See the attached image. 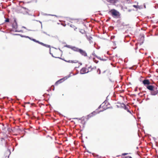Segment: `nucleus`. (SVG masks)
Masks as SVG:
<instances>
[{"label": "nucleus", "mask_w": 158, "mask_h": 158, "mask_svg": "<svg viewBox=\"0 0 158 158\" xmlns=\"http://www.w3.org/2000/svg\"><path fill=\"white\" fill-rule=\"evenodd\" d=\"M110 12L111 13V15L113 16L118 17L120 15L119 13L115 9H112Z\"/></svg>", "instance_id": "obj_1"}, {"label": "nucleus", "mask_w": 158, "mask_h": 158, "mask_svg": "<svg viewBox=\"0 0 158 158\" xmlns=\"http://www.w3.org/2000/svg\"><path fill=\"white\" fill-rule=\"evenodd\" d=\"M103 73H104L105 76L108 78H110L111 77V73L109 70L107 69L103 72Z\"/></svg>", "instance_id": "obj_2"}, {"label": "nucleus", "mask_w": 158, "mask_h": 158, "mask_svg": "<svg viewBox=\"0 0 158 158\" xmlns=\"http://www.w3.org/2000/svg\"><path fill=\"white\" fill-rule=\"evenodd\" d=\"M82 56L85 57L87 56V53L85 50L81 49H80L78 52Z\"/></svg>", "instance_id": "obj_3"}, {"label": "nucleus", "mask_w": 158, "mask_h": 158, "mask_svg": "<svg viewBox=\"0 0 158 158\" xmlns=\"http://www.w3.org/2000/svg\"><path fill=\"white\" fill-rule=\"evenodd\" d=\"M88 72L87 68H82L81 70L80 73L81 74H84Z\"/></svg>", "instance_id": "obj_4"}, {"label": "nucleus", "mask_w": 158, "mask_h": 158, "mask_svg": "<svg viewBox=\"0 0 158 158\" xmlns=\"http://www.w3.org/2000/svg\"><path fill=\"white\" fill-rule=\"evenodd\" d=\"M64 78H63L60 79L58 81H57L55 83V85H57L58 84H60L62 82L64 81Z\"/></svg>", "instance_id": "obj_5"}, {"label": "nucleus", "mask_w": 158, "mask_h": 158, "mask_svg": "<svg viewBox=\"0 0 158 158\" xmlns=\"http://www.w3.org/2000/svg\"><path fill=\"white\" fill-rule=\"evenodd\" d=\"M87 69L89 72L93 70H96V67H92L91 66H90V67H88Z\"/></svg>", "instance_id": "obj_6"}, {"label": "nucleus", "mask_w": 158, "mask_h": 158, "mask_svg": "<svg viewBox=\"0 0 158 158\" xmlns=\"http://www.w3.org/2000/svg\"><path fill=\"white\" fill-rule=\"evenodd\" d=\"M65 61L68 63H74L76 64L78 63V61L76 60H65Z\"/></svg>", "instance_id": "obj_7"}, {"label": "nucleus", "mask_w": 158, "mask_h": 158, "mask_svg": "<svg viewBox=\"0 0 158 158\" xmlns=\"http://www.w3.org/2000/svg\"><path fill=\"white\" fill-rule=\"evenodd\" d=\"M158 93V90L156 89H153V90L152 91L151 94L152 95H156Z\"/></svg>", "instance_id": "obj_8"}, {"label": "nucleus", "mask_w": 158, "mask_h": 158, "mask_svg": "<svg viewBox=\"0 0 158 158\" xmlns=\"http://www.w3.org/2000/svg\"><path fill=\"white\" fill-rule=\"evenodd\" d=\"M143 84L145 85H149L150 84V82L148 80L144 79L143 81Z\"/></svg>", "instance_id": "obj_9"}, {"label": "nucleus", "mask_w": 158, "mask_h": 158, "mask_svg": "<svg viewBox=\"0 0 158 158\" xmlns=\"http://www.w3.org/2000/svg\"><path fill=\"white\" fill-rule=\"evenodd\" d=\"M80 49L75 46H73L72 50L74 52H78Z\"/></svg>", "instance_id": "obj_10"}, {"label": "nucleus", "mask_w": 158, "mask_h": 158, "mask_svg": "<svg viewBox=\"0 0 158 158\" xmlns=\"http://www.w3.org/2000/svg\"><path fill=\"white\" fill-rule=\"evenodd\" d=\"M108 2L112 4H114L117 3L118 1V0H107Z\"/></svg>", "instance_id": "obj_11"}, {"label": "nucleus", "mask_w": 158, "mask_h": 158, "mask_svg": "<svg viewBox=\"0 0 158 158\" xmlns=\"http://www.w3.org/2000/svg\"><path fill=\"white\" fill-rule=\"evenodd\" d=\"M147 88L149 90L152 91L154 89V86L152 85H148Z\"/></svg>", "instance_id": "obj_12"}, {"label": "nucleus", "mask_w": 158, "mask_h": 158, "mask_svg": "<svg viewBox=\"0 0 158 158\" xmlns=\"http://www.w3.org/2000/svg\"><path fill=\"white\" fill-rule=\"evenodd\" d=\"M26 37L27 38H28L29 39H30L33 40V41H34L36 43H39L40 44V43H41V42H39V41H38V40H36L35 39H31V38L29 37L28 36H26Z\"/></svg>", "instance_id": "obj_13"}, {"label": "nucleus", "mask_w": 158, "mask_h": 158, "mask_svg": "<svg viewBox=\"0 0 158 158\" xmlns=\"http://www.w3.org/2000/svg\"><path fill=\"white\" fill-rule=\"evenodd\" d=\"M26 37L27 38H28L29 39H30L33 40V41H34L36 43H39L40 44V43H41V42H39V41H38V40H36L35 39H31V38L29 37L28 36H26Z\"/></svg>", "instance_id": "obj_14"}, {"label": "nucleus", "mask_w": 158, "mask_h": 158, "mask_svg": "<svg viewBox=\"0 0 158 158\" xmlns=\"http://www.w3.org/2000/svg\"><path fill=\"white\" fill-rule=\"evenodd\" d=\"M123 106H124V109L126 110H127L128 112H130V113H131V112L130 111V110H129V106H127L125 105L124 104H123Z\"/></svg>", "instance_id": "obj_15"}, {"label": "nucleus", "mask_w": 158, "mask_h": 158, "mask_svg": "<svg viewBox=\"0 0 158 158\" xmlns=\"http://www.w3.org/2000/svg\"><path fill=\"white\" fill-rule=\"evenodd\" d=\"M97 113H98L97 111H94L93 112H92V113H91V114H90L88 116H89V117L92 116H93V115H95Z\"/></svg>", "instance_id": "obj_16"}, {"label": "nucleus", "mask_w": 158, "mask_h": 158, "mask_svg": "<svg viewBox=\"0 0 158 158\" xmlns=\"http://www.w3.org/2000/svg\"><path fill=\"white\" fill-rule=\"evenodd\" d=\"M40 44H41L43 46H45L46 47H47V48H50V47L49 45L44 44V43H43L42 42H41V43H40Z\"/></svg>", "instance_id": "obj_17"}, {"label": "nucleus", "mask_w": 158, "mask_h": 158, "mask_svg": "<svg viewBox=\"0 0 158 158\" xmlns=\"http://www.w3.org/2000/svg\"><path fill=\"white\" fill-rule=\"evenodd\" d=\"M65 47L67 48H70L71 49H72V46H71L70 45H66V46H65Z\"/></svg>", "instance_id": "obj_18"}, {"label": "nucleus", "mask_w": 158, "mask_h": 158, "mask_svg": "<svg viewBox=\"0 0 158 158\" xmlns=\"http://www.w3.org/2000/svg\"><path fill=\"white\" fill-rule=\"evenodd\" d=\"M133 6L135 8L140 9V6L138 5H134Z\"/></svg>", "instance_id": "obj_19"}, {"label": "nucleus", "mask_w": 158, "mask_h": 158, "mask_svg": "<svg viewBox=\"0 0 158 158\" xmlns=\"http://www.w3.org/2000/svg\"><path fill=\"white\" fill-rule=\"evenodd\" d=\"M97 71L99 74H100L101 73V71L99 69H98Z\"/></svg>", "instance_id": "obj_20"}, {"label": "nucleus", "mask_w": 158, "mask_h": 158, "mask_svg": "<svg viewBox=\"0 0 158 158\" xmlns=\"http://www.w3.org/2000/svg\"><path fill=\"white\" fill-rule=\"evenodd\" d=\"M9 21V19L8 18H6V20H5V22H8Z\"/></svg>", "instance_id": "obj_21"}, {"label": "nucleus", "mask_w": 158, "mask_h": 158, "mask_svg": "<svg viewBox=\"0 0 158 158\" xmlns=\"http://www.w3.org/2000/svg\"><path fill=\"white\" fill-rule=\"evenodd\" d=\"M127 154H128L127 153H123L122 154V155L125 156V155H127Z\"/></svg>", "instance_id": "obj_22"}, {"label": "nucleus", "mask_w": 158, "mask_h": 158, "mask_svg": "<svg viewBox=\"0 0 158 158\" xmlns=\"http://www.w3.org/2000/svg\"><path fill=\"white\" fill-rule=\"evenodd\" d=\"M102 105H100L99 107H98V109H100L102 107Z\"/></svg>", "instance_id": "obj_23"}, {"label": "nucleus", "mask_w": 158, "mask_h": 158, "mask_svg": "<svg viewBox=\"0 0 158 158\" xmlns=\"http://www.w3.org/2000/svg\"><path fill=\"white\" fill-rule=\"evenodd\" d=\"M100 59L101 60H103V61H105V60H105V59Z\"/></svg>", "instance_id": "obj_24"}, {"label": "nucleus", "mask_w": 158, "mask_h": 158, "mask_svg": "<svg viewBox=\"0 0 158 158\" xmlns=\"http://www.w3.org/2000/svg\"><path fill=\"white\" fill-rule=\"evenodd\" d=\"M100 110L99 112H101V111H103V110Z\"/></svg>", "instance_id": "obj_25"}, {"label": "nucleus", "mask_w": 158, "mask_h": 158, "mask_svg": "<svg viewBox=\"0 0 158 158\" xmlns=\"http://www.w3.org/2000/svg\"><path fill=\"white\" fill-rule=\"evenodd\" d=\"M128 157H129L128 158H132V157L131 156H128Z\"/></svg>", "instance_id": "obj_26"}, {"label": "nucleus", "mask_w": 158, "mask_h": 158, "mask_svg": "<svg viewBox=\"0 0 158 158\" xmlns=\"http://www.w3.org/2000/svg\"><path fill=\"white\" fill-rule=\"evenodd\" d=\"M54 57H55V58H58V57H57V56H54Z\"/></svg>", "instance_id": "obj_27"}, {"label": "nucleus", "mask_w": 158, "mask_h": 158, "mask_svg": "<svg viewBox=\"0 0 158 158\" xmlns=\"http://www.w3.org/2000/svg\"><path fill=\"white\" fill-rule=\"evenodd\" d=\"M104 108V110H106V109L105 108Z\"/></svg>", "instance_id": "obj_28"}, {"label": "nucleus", "mask_w": 158, "mask_h": 158, "mask_svg": "<svg viewBox=\"0 0 158 158\" xmlns=\"http://www.w3.org/2000/svg\"><path fill=\"white\" fill-rule=\"evenodd\" d=\"M157 7H158V5H157Z\"/></svg>", "instance_id": "obj_29"}]
</instances>
